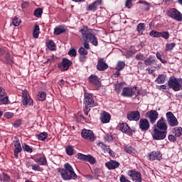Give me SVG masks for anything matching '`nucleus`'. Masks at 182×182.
Instances as JSON below:
<instances>
[{
    "mask_svg": "<svg viewBox=\"0 0 182 182\" xmlns=\"http://www.w3.org/2000/svg\"><path fill=\"white\" fill-rule=\"evenodd\" d=\"M82 33V39L84 41V49H90L89 43L90 42L94 46H97V38L93 33V30L87 28V26H84L80 30Z\"/></svg>",
    "mask_w": 182,
    "mask_h": 182,
    "instance_id": "obj_1",
    "label": "nucleus"
},
{
    "mask_svg": "<svg viewBox=\"0 0 182 182\" xmlns=\"http://www.w3.org/2000/svg\"><path fill=\"white\" fill-rule=\"evenodd\" d=\"M58 173H60L62 178L65 181L77 178V175L75 173L73 167L69 163L65 164L64 168H58Z\"/></svg>",
    "mask_w": 182,
    "mask_h": 182,
    "instance_id": "obj_2",
    "label": "nucleus"
},
{
    "mask_svg": "<svg viewBox=\"0 0 182 182\" xmlns=\"http://www.w3.org/2000/svg\"><path fill=\"white\" fill-rule=\"evenodd\" d=\"M168 86L169 89H172L174 92H178L182 89V85L180 84V78H170L168 81Z\"/></svg>",
    "mask_w": 182,
    "mask_h": 182,
    "instance_id": "obj_3",
    "label": "nucleus"
},
{
    "mask_svg": "<svg viewBox=\"0 0 182 182\" xmlns=\"http://www.w3.org/2000/svg\"><path fill=\"white\" fill-rule=\"evenodd\" d=\"M137 95H139V90L136 87L132 88L124 87L122 92V95L124 97H133V96H137Z\"/></svg>",
    "mask_w": 182,
    "mask_h": 182,
    "instance_id": "obj_4",
    "label": "nucleus"
},
{
    "mask_svg": "<svg viewBox=\"0 0 182 182\" xmlns=\"http://www.w3.org/2000/svg\"><path fill=\"white\" fill-rule=\"evenodd\" d=\"M21 102L23 106H33V100H32L31 96H29V92H28V90H23L21 92Z\"/></svg>",
    "mask_w": 182,
    "mask_h": 182,
    "instance_id": "obj_5",
    "label": "nucleus"
},
{
    "mask_svg": "<svg viewBox=\"0 0 182 182\" xmlns=\"http://www.w3.org/2000/svg\"><path fill=\"white\" fill-rule=\"evenodd\" d=\"M83 103L85 109H90V107L96 106V104H95V100H93V96L89 93H85Z\"/></svg>",
    "mask_w": 182,
    "mask_h": 182,
    "instance_id": "obj_6",
    "label": "nucleus"
},
{
    "mask_svg": "<svg viewBox=\"0 0 182 182\" xmlns=\"http://www.w3.org/2000/svg\"><path fill=\"white\" fill-rule=\"evenodd\" d=\"M167 136V131L154 129L152 132V137L154 140H164Z\"/></svg>",
    "mask_w": 182,
    "mask_h": 182,
    "instance_id": "obj_7",
    "label": "nucleus"
},
{
    "mask_svg": "<svg viewBox=\"0 0 182 182\" xmlns=\"http://www.w3.org/2000/svg\"><path fill=\"white\" fill-rule=\"evenodd\" d=\"M168 16L172 18V19H175L178 22H181L182 21V14L178 10L176 9H171L167 12Z\"/></svg>",
    "mask_w": 182,
    "mask_h": 182,
    "instance_id": "obj_8",
    "label": "nucleus"
},
{
    "mask_svg": "<svg viewBox=\"0 0 182 182\" xmlns=\"http://www.w3.org/2000/svg\"><path fill=\"white\" fill-rule=\"evenodd\" d=\"M129 177L132 178V181L134 182H141L143 180L141 179V173L136 170H129L127 173Z\"/></svg>",
    "mask_w": 182,
    "mask_h": 182,
    "instance_id": "obj_9",
    "label": "nucleus"
},
{
    "mask_svg": "<svg viewBox=\"0 0 182 182\" xmlns=\"http://www.w3.org/2000/svg\"><path fill=\"white\" fill-rule=\"evenodd\" d=\"M166 116V120L169 126H171V127L178 126V120H177V118H176L173 112H168Z\"/></svg>",
    "mask_w": 182,
    "mask_h": 182,
    "instance_id": "obj_10",
    "label": "nucleus"
},
{
    "mask_svg": "<svg viewBox=\"0 0 182 182\" xmlns=\"http://www.w3.org/2000/svg\"><path fill=\"white\" fill-rule=\"evenodd\" d=\"M146 117L149 119V122L151 124H154L157 119H159V112L156 110H150L146 114Z\"/></svg>",
    "mask_w": 182,
    "mask_h": 182,
    "instance_id": "obj_11",
    "label": "nucleus"
},
{
    "mask_svg": "<svg viewBox=\"0 0 182 182\" xmlns=\"http://www.w3.org/2000/svg\"><path fill=\"white\" fill-rule=\"evenodd\" d=\"M154 129H157L158 130H164L167 132V123L166 122V119L161 117L160 119L158 120L156 124L154 125Z\"/></svg>",
    "mask_w": 182,
    "mask_h": 182,
    "instance_id": "obj_12",
    "label": "nucleus"
},
{
    "mask_svg": "<svg viewBox=\"0 0 182 182\" xmlns=\"http://www.w3.org/2000/svg\"><path fill=\"white\" fill-rule=\"evenodd\" d=\"M81 136L83 139L90 140V141H93L95 140V134L92 130L83 129L81 133Z\"/></svg>",
    "mask_w": 182,
    "mask_h": 182,
    "instance_id": "obj_13",
    "label": "nucleus"
},
{
    "mask_svg": "<svg viewBox=\"0 0 182 182\" xmlns=\"http://www.w3.org/2000/svg\"><path fill=\"white\" fill-rule=\"evenodd\" d=\"M139 126L141 132H147L150 129V122L146 119L142 118L139 120Z\"/></svg>",
    "mask_w": 182,
    "mask_h": 182,
    "instance_id": "obj_14",
    "label": "nucleus"
},
{
    "mask_svg": "<svg viewBox=\"0 0 182 182\" xmlns=\"http://www.w3.org/2000/svg\"><path fill=\"white\" fill-rule=\"evenodd\" d=\"M72 65V61L67 59L64 58L63 59L62 62L58 63V68L61 70H68L69 68H70V65Z\"/></svg>",
    "mask_w": 182,
    "mask_h": 182,
    "instance_id": "obj_15",
    "label": "nucleus"
},
{
    "mask_svg": "<svg viewBox=\"0 0 182 182\" xmlns=\"http://www.w3.org/2000/svg\"><path fill=\"white\" fill-rule=\"evenodd\" d=\"M128 120L139 122L140 120V112L139 111L129 112L127 114Z\"/></svg>",
    "mask_w": 182,
    "mask_h": 182,
    "instance_id": "obj_16",
    "label": "nucleus"
},
{
    "mask_svg": "<svg viewBox=\"0 0 182 182\" xmlns=\"http://www.w3.org/2000/svg\"><path fill=\"white\" fill-rule=\"evenodd\" d=\"M149 160H161V153L160 151H154L149 154Z\"/></svg>",
    "mask_w": 182,
    "mask_h": 182,
    "instance_id": "obj_17",
    "label": "nucleus"
},
{
    "mask_svg": "<svg viewBox=\"0 0 182 182\" xmlns=\"http://www.w3.org/2000/svg\"><path fill=\"white\" fill-rule=\"evenodd\" d=\"M107 68H109V65L106 64V61H105V58H100L97 62V69L98 70L103 71V70H106Z\"/></svg>",
    "mask_w": 182,
    "mask_h": 182,
    "instance_id": "obj_18",
    "label": "nucleus"
},
{
    "mask_svg": "<svg viewBox=\"0 0 182 182\" xmlns=\"http://www.w3.org/2000/svg\"><path fill=\"white\" fill-rule=\"evenodd\" d=\"M111 117L112 116H110V114H109V112L103 111L100 114V121L104 124L109 123L110 122Z\"/></svg>",
    "mask_w": 182,
    "mask_h": 182,
    "instance_id": "obj_19",
    "label": "nucleus"
},
{
    "mask_svg": "<svg viewBox=\"0 0 182 182\" xmlns=\"http://www.w3.org/2000/svg\"><path fill=\"white\" fill-rule=\"evenodd\" d=\"M15 149L14 151V156L16 159H18V156L19 153L22 151V146H21V142L19 141H14Z\"/></svg>",
    "mask_w": 182,
    "mask_h": 182,
    "instance_id": "obj_20",
    "label": "nucleus"
},
{
    "mask_svg": "<svg viewBox=\"0 0 182 182\" xmlns=\"http://www.w3.org/2000/svg\"><path fill=\"white\" fill-rule=\"evenodd\" d=\"M105 166L109 170H114V168H117L120 166V164L116 161H110L107 162Z\"/></svg>",
    "mask_w": 182,
    "mask_h": 182,
    "instance_id": "obj_21",
    "label": "nucleus"
},
{
    "mask_svg": "<svg viewBox=\"0 0 182 182\" xmlns=\"http://www.w3.org/2000/svg\"><path fill=\"white\" fill-rule=\"evenodd\" d=\"M156 62H157L156 58L153 55H149V57L144 60V65L146 66H151V65H154Z\"/></svg>",
    "mask_w": 182,
    "mask_h": 182,
    "instance_id": "obj_22",
    "label": "nucleus"
},
{
    "mask_svg": "<svg viewBox=\"0 0 182 182\" xmlns=\"http://www.w3.org/2000/svg\"><path fill=\"white\" fill-rule=\"evenodd\" d=\"M34 161L38 163L39 166H46L48 161H46V158L45 156H41L39 158L34 157Z\"/></svg>",
    "mask_w": 182,
    "mask_h": 182,
    "instance_id": "obj_23",
    "label": "nucleus"
},
{
    "mask_svg": "<svg viewBox=\"0 0 182 182\" xmlns=\"http://www.w3.org/2000/svg\"><path fill=\"white\" fill-rule=\"evenodd\" d=\"M101 2L102 0H97L87 7V11H96V9L100 5Z\"/></svg>",
    "mask_w": 182,
    "mask_h": 182,
    "instance_id": "obj_24",
    "label": "nucleus"
},
{
    "mask_svg": "<svg viewBox=\"0 0 182 182\" xmlns=\"http://www.w3.org/2000/svg\"><path fill=\"white\" fill-rule=\"evenodd\" d=\"M89 81L95 86H100V81H99V78L96 75H92L89 77Z\"/></svg>",
    "mask_w": 182,
    "mask_h": 182,
    "instance_id": "obj_25",
    "label": "nucleus"
},
{
    "mask_svg": "<svg viewBox=\"0 0 182 182\" xmlns=\"http://www.w3.org/2000/svg\"><path fill=\"white\" fill-rule=\"evenodd\" d=\"M119 129L122 133H130V127L127 123L119 124Z\"/></svg>",
    "mask_w": 182,
    "mask_h": 182,
    "instance_id": "obj_26",
    "label": "nucleus"
},
{
    "mask_svg": "<svg viewBox=\"0 0 182 182\" xmlns=\"http://www.w3.org/2000/svg\"><path fill=\"white\" fill-rule=\"evenodd\" d=\"M97 145L98 146V147H100V149H102L105 153H109V154H112V150L107 148V146L105 145V144L102 142H98Z\"/></svg>",
    "mask_w": 182,
    "mask_h": 182,
    "instance_id": "obj_27",
    "label": "nucleus"
},
{
    "mask_svg": "<svg viewBox=\"0 0 182 182\" xmlns=\"http://www.w3.org/2000/svg\"><path fill=\"white\" fill-rule=\"evenodd\" d=\"M63 32H66V28L63 26H58L54 29V35H60V33H63Z\"/></svg>",
    "mask_w": 182,
    "mask_h": 182,
    "instance_id": "obj_28",
    "label": "nucleus"
},
{
    "mask_svg": "<svg viewBox=\"0 0 182 182\" xmlns=\"http://www.w3.org/2000/svg\"><path fill=\"white\" fill-rule=\"evenodd\" d=\"M41 29L39 28V26L38 24H35L34 26V29L33 31V36L36 39H38L39 38V33H40Z\"/></svg>",
    "mask_w": 182,
    "mask_h": 182,
    "instance_id": "obj_29",
    "label": "nucleus"
},
{
    "mask_svg": "<svg viewBox=\"0 0 182 182\" xmlns=\"http://www.w3.org/2000/svg\"><path fill=\"white\" fill-rule=\"evenodd\" d=\"M155 82H156L158 85H161L163 83H165L166 76H164V75H159L156 79Z\"/></svg>",
    "mask_w": 182,
    "mask_h": 182,
    "instance_id": "obj_30",
    "label": "nucleus"
},
{
    "mask_svg": "<svg viewBox=\"0 0 182 182\" xmlns=\"http://www.w3.org/2000/svg\"><path fill=\"white\" fill-rule=\"evenodd\" d=\"M173 134L176 136V137H180L182 136V128L181 127H175L173 130Z\"/></svg>",
    "mask_w": 182,
    "mask_h": 182,
    "instance_id": "obj_31",
    "label": "nucleus"
},
{
    "mask_svg": "<svg viewBox=\"0 0 182 182\" xmlns=\"http://www.w3.org/2000/svg\"><path fill=\"white\" fill-rule=\"evenodd\" d=\"M0 180L1 181H3V182H9L11 181V176L4 173L2 175H0Z\"/></svg>",
    "mask_w": 182,
    "mask_h": 182,
    "instance_id": "obj_32",
    "label": "nucleus"
},
{
    "mask_svg": "<svg viewBox=\"0 0 182 182\" xmlns=\"http://www.w3.org/2000/svg\"><path fill=\"white\" fill-rule=\"evenodd\" d=\"M126 66V63L123 61H119L117 64L116 70H123Z\"/></svg>",
    "mask_w": 182,
    "mask_h": 182,
    "instance_id": "obj_33",
    "label": "nucleus"
},
{
    "mask_svg": "<svg viewBox=\"0 0 182 182\" xmlns=\"http://www.w3.org/2000/svg\"><path fill=\"white\" fill-rule=\"evenodd\" d=\"M9 100H8V95H3L0 97V103L1 105H8Z\"/></svg>",
    "mask_w": 182,
    "mask_h": 182,
    "instance_id": "obj_34",
    "label": "nucleus"
},
{
    "mask_svg": "<svg viewBox=\"0 0 182 182\" xmlns=\"http://www.w3.org/2000/svg\"><path fill=\"white\" fill-rule=\"evenodd\" d=\"M33 14L34 16H36V18H41V16H42V14H43V11L42 10V9L38 8L34 11Z\"/></svg>",
    "mask_w": 182,
    "mask_h": 182,
    "instance_id": "obj_35",
    "label": "nucleus"
},
{
    "mask_svg": "<svg viewBox=\"0 0 182 182\" xmlns=\"http://www.w3.org/2000/svg\"><path fill=\"white\" fill-rule=\"evenodd\" d=\"M149 35L150 36H153V38H161V33L154 30L151 31Z\"/></svg>",
    "mask_w": 182,
    "mask_h": 182,
    "instance_id": "obj_36",
    "label": "nucleus"
},
{
    "mask_svg": "<svg viewBox=\"0 0 182 182\" xmlns=\"http://www.w3.org/2000/svg\"><path fill=\"white\" fill-rule=\"evenodd\" d=\"M38 140H41L43 141V140H46V139H48V133L46 132H41L38 135Z\"/></svg>",
    "mask_w": 182,
    "mask_h": 182,
    "instance_id": "obj_37",
    "label": "nucleus"
},
{
    "mask_svg": "<svg viewBox=\"0 0 182 182\" xmlns=\"http://www.w3.org/2000/svg\"><path fill=\"white\" fill-rule=\"evenodd\" d=\"M47 46L50 50H55L56 46L55 45V43L53 41H49L47 43Z\"/></svg>",
    "mask_w": 182,
    "mask_h": 182,
    "instance_id": "obj_38",
    "label": "nucleus"
},
{
    "mask_svg": "<svg viewBox=\"0 0 182 182\" xmlns=\"http://www.w3.org/2000/svg\"><path fill=\"white\" fill-rule=\"evenodd\" d=\"M38 100L41 102H43V100H46V93L43 91H41L38 93Z\"/></svg>",
    "mask_w": 182,
    "mask_h": 182,
    "instance_id": "obj_39",
    "label": "nucleus"
},
{
    "mask_svg": "<svg viewBox=\"0 0 182 182\" xmlns=\"http://www.w3.org/2000/svg\"><path fill=\"white\" fill-rule=\"evenodd\" d=\"M125 151H127V153H129V154H134V153H136V149H134L131 146H127L125 147Z\"/></svg>",
    "mask_w": 182,
    "mask_h": 182,
    "instance_id": "obj_40",
    "label": "nucleus"
},
{
    "mask_svg": "<svg viewBox=\"0 0 182 182\" xmlns=\"http://www.w3.org/2000/svg\"><path fill=\"white\" fill-rule=\"evenodd\" d=\"M85 161H88L90 164H95L96 163V159H94L91 155H87L85 158Z\"/></svg>",
    "mask_w": 182,
    "mask_h": 182,
    "instance_id": "obj_41",
    "label": "nucleus"
},
{
    "mask_svg": "<svg viewBox=\"0 0 182 182\" xmlns=\"http://www.w3.org/2000/svg\"><path fill=\"white\" fill-rule=\"evenodd\" d=\"M65 151L68 156H73V146H68L65 149Z\"/></svg>",
    "mask_w": 182,
    "mask_h": 182,
    "instance_id": "obj_42",
    "label": "nucleus"
},
{
    "mask_svg": "<svg viewBox=\"0 0 182 182\" xmlns=\"http://www.w3.org/2000/svg\"><path fill=\"white\" fill-rule=\"evenodd\" d=\"M12 24L14 26H19V25H21V18L14 17L12 21Z\"/></svg>",
    "mask_w": 182,
    "mask_h": 182,
    "instance_id": "obj_43",
    "label": "nucleus"
},
{
    "mask_svg": "<svg viewBox=\"0 0 182 182\" xmlns=\"http://www.w3.org/2000/svg\"><path fill=\"white\" fill-rule=\"evenodd\" d=\"M176 48V43H166V50H173Z\"/></svg>",
    "mask_w": 182,
    "mask_h": 182,
    "instance_id": "obj_44",
    "label": "nucleus"
},
{
    "mask_svg": "<svg viewBox=\"0 0 182 182\" xmlns=\"http://www.w3.org/2000/svg\"><path fill=\"white\" fill-rule=\"evenodd\" d=\"M87 156V155H85V154H81V153H78L76 155L77 159H78L79 160H82V161H86V157Z\"/></svg>",
    "mask_w": 182,
    "mask_h": 182,
    "instance_id": "obj_45",
    "label": "nucleus"
},
{
    "mask_svg": "<svg viewBox=\"0 0 182 182\" xmlns=\"http://www.w3.org/2000/svg\"><path fill=\"white\" fill-rule=\"evenodd\" d=\"M31 170H33V171H42V170L41 169V166H39V164H33L31 166Z\"/></svg>",
    "mask_w": 182,
    "mask_h": 182,
    "instance_id": "obj_46",
    "label": "nucleus"
},
{
    "mask_svg": "<svg viewBox=\"0 0 182 182\" xmlns=\"http://www.w3.org/2000/svg\"><path fill=\"white\" fill-rule=\"evenodd\" d=\"M78 53L80 55H82L83 56L87 55V50L83 47L80 48L78 50Z\"/></svg>",
    "mask_w": 182,
    "mask_h": 182,
    "instance_id": "obj_47",
    "label": "nucleus"
},
{
    "mask_svg": "<svg viewBox=\"0 0 182 182\" xmlns=\"http://www.w3.org/2000/svg\"><path fill=\"white\" fill-rule=\"evenodd\" d=\"M68 55L71 58H75V56H76V50L74 48H71L68 51Z\"/></svg>",
    "mask_w": 182,
    "mask_h": 182,
    "instance_id": "obj_48",
    "label": "nucleus"
},
{
    "mask_svg": "<svg viewBox=\"0 0 182 182\" xmlns=\"http://www.w3.org/2000/svg\"><path fill=\"white\" fill-rule=\"evenodd\" d=\"M144 29V23H140L138 24L136 27V31H139V33L142 32Z\"/></svg>",
    "mask_w": 182,
    "mask_h": 182,
    "instance_id": "obj_49",
    "label": "nucleus"
},
{
    "mask_svg": "<svg viewBox=\"0 0 182 182\" xmlns=\"http://www.w3.org/2000/svg\"><path fill=\"white\" fill-rule=\"evenodd\" d=\"M161 37L164 38V39H168L170 34L167 31L161 32Z\"/></svg>",
    "mask_w": 182,
    "mask_h": 182,
    "instance_id": "obj_50",
    "label": "nucleus"
},
{
    "mask_svg": "<svg viewBox=\"0 0 182 182\" xmlns=\"http://www.w3.org/2000/svg\"><path fill=\"white\" fill-rule=\"evenodd\" d=\"M23 149L28 153H32V149L31 148V146H29V145H27L26 144H24V145L23 146Z\"/></svg>",
    "mask_w": 182,
    "mask_h": 182,
    "instance_id": "obj_51",
    "label": "nucleus"
},
{
    "mask_svg": "<svg viewBox=\"0 0 182 182\" xmlns=\"http://www.w3.org/2000/svg\"><path fill=\"white\" fill-rule=\"evenodd\" d=\"M4 116L6 119H12L14 117V113L8 112L4 114Z\"/></svg>",
    "mask_w": 182,
    "mask_h": 182,
    "instance_id": "obj_52",
    "label": "nucleus"
},
{
    "mask_svg": "<svg viewBox=\"0 0 182 182\" xmlns=\"http://www.w3.org/2000/svg\"><path fill=\"white\" fill-rule=\"evenodd\" d=\"M135 58L137 60H144V55L143 54H137Z\"/></svg>",
    "mask_w": 182,
    "mask_h": 182,
    "instance_id": "obj_53",
    "label": "nucleus"
},
{
    "mask_svg": "<svg viewBox=\"0 0 182 182\" xmlns=\"http://www.w3.org/2000/svg\"><path fill=\"white\" fill-rule=\"evenodd\" d=\"M105 140L107 141H112V140H113V136L110 134H107L105 136Z\"/></svg>",
    "mask_w": 182,
    "mask_h": 182,
    "instance_id": "obj_54",
    "label": "nucleus"
},
{
    "mask_svg": "<svg viewBox=\"0 0 182 182\" xmlns=\"http://www.w3.org/2000/svg\"><path fill=\"white\" fill-rule=\"evenodd\" d=\"M21 123H22V121L21 119H18L14 122V127H19V126H21Z\"/></svg>",
    "mask_w": 182,
    "mask_h": 182,
    "instance_id": "obj_55",
    "label": "nucleus"
},
{
    "mask_svg": "<svg viewBox=\"0 0 182 182\" xmlns=\"http://www.w3.org/2000/svg\"><path fill=\"white\" fill-rule=\"evenodd\" d=\"M6 95V92L5 91V89L2 88V87H0V97Z\"/></svg>",
    "mask_w": 182,
    "mask_h": 182,
    "instance_id": "obj_56",
    "label": "nucleus"
},
{
    "mask_svg": "<svg viewBox=\"0 0 182 182\" xmlns=\"http://www.w3.org/2000/svg\"><path fill=\"white\" fill-rule=\"evenodd\" d=\"M132 1H133V0H127L126 4H125V6L127 8H130V6H132Z\"/></svg>",
    "mask_w": 182,
    "mask_h": 182,
    "instance_id": "obj_57",
    "label": "nucleus"
},
{
    "mask_svg": "<svg viewBox=\"0 0 182 182\" xmlns=\"http://www.w3.org/2000/svg\"><path fill=\"white\" fill-rule=\"evenodd\" d=\"M168 139L169 141H175L176 136L173 134H171L168 136Z\"/></svg>",
    "mask_w": 182,
    "mask_h": 182,
    "instance_id": "obj_58",
    "label": "nucleus"
},
{
    "mask_svg": "<svg viewBox=\"0 0 182 182\" xmlns=\"http://www.w3.org/2000/svg\"><path fill=\"white\" fill-rule=\"evenodd\" d=\"M28 5H29V3L28 1H23L21 3V8L23 9L27 8Z\"/></svg>",
    "mask_w": 182,
    "mask_h": 182,
    "instance_id": "obj_59",
    "label": "nucleus"
},
{
    "mask_svg": "<svg viewBox=\"0 0 182 182\" xmlns=\"http://www.w3.org/2000/svg\"><path fill=\"white\" fill-rule=\"evenodd\" d=\"M6 60H7L8 63H12V57L8 55V54H7V55H6Z\"/></svg>",
    "mask_w": 182,
    "mask_h": 182,
    "instance_id": "obj_60",
    "label": "nucleus"
},
{
    "mask_svg": "<svg viewBox=\"0 0 182 182\" xmlns=\"http://www.w3.org/2000/svg\"><path fill=\"white\" fill-rule=\"evenodd\" d=\"M132 55H133V53H132V51H128L125 54V56H126V58H132Z\"/></svg>",
    "mask_w": 182,
    "mask_h": 182,
    "instance_id": "obj_61",
    "label": "nucleus"
},
{
    "mask_svg": "<svg viewBox=\"0 0 182 182\" xmlns=\"http://www.w3.org/2000/svg\"><path fill=\"white\" fill-rule=\"evenodd\" d=\"M27 168H32V166H33V164H32L31 162H27L26 164Z\"/></svg>",
    "mask_w": 182,
    "mask_h": 182,
    "instance_id": "obj_62",
    "label": "nucleus"
},
{
    "mask_svg": "<svg viewBox=\"0 0 182 182\" xmlns=\"http://www.w3.org/2000/svg\"><path fill=\"white\" fill-rule=\"evenodd\" d=\"M85 178H87V180H89V181H91V180H93V176L92 175H86Z\"/></svg>",
    "mask_w": 182,
    "mask_h": 182,
    "instance_id": "obj_63",
    "label": "nucleus"
},
{
    "mask_svg": "<svg viewBox=\"0 0 182 182\" xmlns=\"http://www.w3.org/2000/svg\"><path fill=\"white\" fill-rule=\"evenodd\" d=\"M6 52V50L0 48V56H2Z\"/></svg>",
    "mask_w": 182,
    "mask_h": 182,
    "instance_id": "obj_64",
    "label": "nucleus"
}]
</instances>
